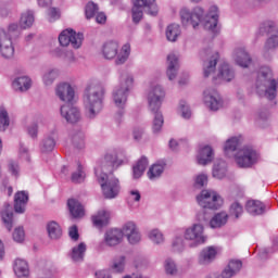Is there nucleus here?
Returning <instances> with one entry per match:
<instances>
[{
  "label": "nucleus",
  "mask_w": 278,
  "mask_h": 278,
  "mask_svg": "<svg viewBox=\"0 0 278 278\" xmlns=\"http://www.w3.org/2000/svg\"><path fill=\"white\" fill-rule=\"evenodd\" d=\"M123 164H127V157H125L123 151L111 150L105 154L103 161L96 166L97 181L100 184L105 199H116L118 197L121 184L118 178L114 177L112 173L119 166H123Z\"/></svg>",
  "instance_id": "1"
},
{
  "label": "nucleus",
  "mask_w": 278,
  "mask_h": 278,
  "mask_svg": "<svg viewBox=\"0 0 278 278\" xmlns=\"http://www.w3.org/2000/svg\"><path fill=\"white\" fill-rule=\"evenodd\" d=\"M204 13L201 7H195L193 10L182 7L179 11L180 23L184 27H190L191 25L193 29H197L203 23L204 29L218 34V7L212 5L203 18Z\"/></svg>",
  "instance_id": "2"
},
{
  "label": "nucleus",
  "mask_w": 278,
  "mask_h": 278,
  "mask_svg": "<svg viewBox=\"0 0 278 278\" xmlns=\"http://www.w3.org/2000/svg\"><path fill=\"white\" fill-rule=\"evenodd\" d=\"M147 101L149 112L154 114L152 124L153 134H160L164 127V114H162V103L166 99V90L157 81H151L147 89Z\"/></svg>",
  "instance_id": "3"
},
{
  "label": "nucleus",
  "mask_w": 278,
  "mask_h": 278,
  "mask_svg": "<svg viewBox=\"0 0 278 278\" xmlns=\"http://www.w3.org/2000/svg\"><path fill=\"white\" fill-rule=\"evenodd\" d=\"M103 99H105V88L99 80H89L84 93V105L89 118H97L103 111Z\"/></svg>",
  "instance_id": "4"
},
{
  "label": "nucleus",
  "mask_w": 278,
  "mask_h": 278,
  "mask_svg": "<svg viewBox=\"0 0 278 278\" xmlns=\"http://www.w3.org/2000/svg\"><path fill=\"white\" fill-rule=\"evenodd\" d=\"M134 88V75L129 72H122L118 79V85H116L112 92V99L115 108L119 111L115 114V121L121 123L123 116H125V108H127V99L129 98V92Z\"/></svg>",
  "instance_id": "5"
},
{
  "label": "nucleus",
  "mask_w": 278,
  "mask_h": 278,
  "mask_svg": "<svg viewBox=\"0 0 278 278\" xmlns=\"http://www.w3.org/2000/svg\"><path fill=\"white\" fill-rule=\"evenodd\" d=\"M102 55L104 60H115V64L121 66L129 60L131 55V45L125 43L122 48L118 41L110 40L102 46Z\"/></svg>",
  "instance_id": "6"
},
{
  "label": "nucleus",
  "mask_w": 278,
  "mask_h": 278,
  "mask_svg": "<svg viewBox=\"0 0 278 278\" xmlns=\"http://www.w3.org/2000/svg\"><path fill=\"white\" fill-rule=\"evenodd\" d=\"M197 202L199 206L202 207V211L197 214V218L200 223L210 218L205 210H219V207L223 206V198L214 190H202L197 197Z\"/></svg>",
  "instance_id": "7"
},
{
  "label": "nucleus",
  "mask_w": 278,
  "mask_h": 278,
  "mask_svg": "<svg viewBox=\"0 0 278 278\" xmlns=\"http://www.w3.org/2000/svg\"><path fill=\"white\" fill-rule=\"evenodd\" d=\"M184 238L188 242L189 249H197L201 244H205L207 237L205 236V228L202 224H192L185 228Z\"/></svg>",
  "instance_id": "8"
},
{
  "label": "nucleus",
  "mask_w": 278,
  "mask_h": 278,
  "mask_svg": "<svg viewBox=\"0 0 278 278\" xmlns=\"http://www.w3.org/2000/svg\"><path fill=\"white\" fill-rule=\"evenodd\" d=\"M258 34L260 36H266L268 34H271V36L265 42V46L263 49L264 56L267 58L268 53H270V51H274V49H277L278 47L277 24H275V22H271V21L264 22L263 24H261L258 28Z\"/></svg>",
  "instance_id": "9"
},
{
  "label": "nucleus",
  "mask_w": 278,
  "mask_h": 278,
  "mask_svg": "<svg viewBox=\"0 0 278 278\" xmlns=\"http://www.w3.org/2000/svg\"><path fill=\"white\" fill-rule=\"evenodd\" d=\"M233 160L239 168H251L257 164L260 154L252 147L245 146L237 151Z\"/></svg>",
  "instance_id": "10"
},
{
  "label": "nucleus",
  "mask_w": 278,
  "mask_h": 278,
  "mask_svg": "<svg viewBox=\"0 0 278 278\" xmlns=\"http://www.w3.org/2000/svg\"><path fill=\"white\" fill-rule=\"evenodd\" d=\"M132 21L134 23H140L142 21V10L150 14V16H157V4L155 0H132Z\"/></svg>",
  "instance_id": "11"
},
{
  "label": "nucleus",
  "mask_w": 278,
  "mask_h": 278,
  "mask_svg": "<svg viewBox=\"0 0 278 278\" xmlns=\"http://www.w3.org/2000/svg\"><path fill=\"white\" fill-rule=\"evenodd\" d=\"M59 42L61 47H68V45H72L73 49H79L81 42H84V34H77L73 29H65L59 35Z\"/></svg>",
  "instance_id": "12"
},
{
  "label": "nucleus",
  "mask_w": 278,
  "mask_h": 278,
  "mask_svg": "<svg viewBox=\"0 0 278 278\" xmlns=\"http://www.w3.org/2000/svg\"><path fill=\"white\" fill-rule=\"evenodd\" d=\"M200 55L201 58H210L208 61H204L203 63V75L204 77H210L216 71V64H218V58L220 55L218 52H213L212 48L203 49Z\"/></svg>",
  "instance_id": "13"
},
{
  "label": "nucleus",
  "mask_w": 278,
  "mask_h": 278,
  "mask_svg": "<svg viewBox=\"0 0 278 278\" xmlns=\"http://www.w3.org/2000/svg\"><path fill=\"white\" fill-rule=\"evenodd\" d=\"M203 101L206 108L211 109L213 112H217L223 108V98L220 93L214 88L205 89L203 92Z\"/></svg>",
  "instance_id": "14"
},
{
  "label": "nucleus",
  "mask_w": 278,
  "mask_h": 278,
  "mask_svg": "<svg viewBox=\"0 0 278 278\" xmlns=\"http://www.w3.org/2000/svg\"><path fill=\"white\" fill-rule=\"evenodd\" d=\"M0 55L4 60H12L14 58V43L5 30L0 33Z\"/></svg>",
  "instance_id": "15"
},
{
  "label": "nucleus",
  "mask_w": 278,
  "mask_h": 278,
  "mask_svg": "<svg viewBox=\"0 0 278 278\" xmlns=\"http://www.w3.org/2000/svg\"><path fill=\"white\" fill-rule=\"evenodd\" d=\"M61 116L70 123L71 125H75V123H79L81 121V112L77 106L71 104H64L61 106Z\"/></svg>",
  "instance_id": "16"
},
{
  "label": "nucleus",
  "mask_w": 278,
  "mask_h": 278,
  "mask_svg": "<svg viewBox=\"0 0 278 278\" xmlns=\"http://www.w3.org/2000/svg\"><path fill=\"white\" fill-rule=\"evenodd\" d=\"M55 96L64 103H72L75 99V89L68 83H61L55 87Z\"/></svg>",
  "instance_id": "17"
},
{
  "label": "nucleus",
  "mask_w": 278,
  "mask_h": 278,
  "mask_svg": "<svg viewBox=\"0 0 278 278\" xmlns=\"http://www.w3.org/2000/svg\"><path fill=\"white\" fill-rule=\"evenodd\" d=\"M232 59L235 60L238 66H241V68H249V65L252 62L251 55L242 46L235 48L232 52Z\"/></svg>",
  "instance_id": "18"
},
{
  "label": "nucleus",
  "mask_w": 278,
  "mask_h": 278,
  "mask_svg": "<svg viewBox=\"0 0 278 278\" xmlns=\"http://www.w3.org/2000/svg\"><path fill=\"white\" fill-rule=\"evenodd\" d=\"M218 251L220 250L214 245L204 248L198 256V264H200V266H207L212 264V262L216 260V255H218Z\"/></svg>",
  "instance_id": "19"
},
{
  "label": "nucleus",
  "mask_w": 278,
  "mask_h": 278,
  "mask_svg": "<svg viewBox=\"0 0 278 278\" xmlns=\"http://www.w3.org/2000/svg\"><path fill=\"white\" fill-rule=\"evenodd\" d=\"M179 73V54L172 52L167 55V71L166 75L169 81H173Z\"/></svg>",
  "instance_id": "20"
},
{
  "label": "nucleus",
  "mask_w": 278,
  "mask_h": 278,
  "mask_svg": "<svg viewBox=\"0 0 278 278\" xmlns=\"http://www.w3.org/2000/svg\"><path fill=\"white\" fill-rule=\"evenodd\" d=\"M123 242V230L111 228L104 233V243L106 247H116Z\"/></svg>",
  "instance_id": "21"
},
{
  "label": "nucleus",
  "mask_w": 278,
  "mask_h": 278,
  "mask_svg": "<svg viewBox=\"0 0 278 278\" xmlns=\"http://www.w3.org/2000/svg\"><path fill=\"white\" fill-rule=\"evenodd\" d=\"M240 144H242V137H230L227 139L224 146V153L227 157H236L238 151H240Z\"/></svg>",
  "instance_id": "22"
},
{
  "label": "nucleus",
  "mask_w": 278,
  "mask_h": 278,
  "mask_svg": "<svg viewBox=\"0 0 278 278\" xmlns=\"http://www.w3.org/2000/svg\"><path fill=\"white\" fill-rule=\"evenodd\" d=\"M55 130H51L50 132L46 134L39 143V151L41 153H51L53 149H55Z\"/></svg>",
  "instance_id": "23"
},
{
  "label": "nucleus",
  "mask_w": 278,
  "mask_h": 278,
  "mask_svg": "<svg viewBox=\"0 0 278 278\" xmlns=\"http://www.w3.org/2000/svg\"><path fill=\"white\" fill-rule=\"evenodd\" d=\"M214 160V150L210 146H202L197 155V162L201 166H206Z\"/></svg>",
  "instance_id": "24"
},
{
  "label": "nucleus",
  "mask_w": 278,
  "mask_h": 278,
  "mask_svg": "<svg viewBox=\"0 0 278 278\" xmlns=\"http://www.w3.org/2000/svg\"><path fill=\"white\" fill-rule=\"evenodd\" d=\"M29 201V193L26 191H20L14 197V210L17 214H24L27 202Z\"/></svg>",
  "instance_id": "25"
},
{
  "label": "nucleus",
  "mask_w": 278,
  "mask_h": 278,
  "mask_svg": "<svg viewBox=\"0 0 278 278\" xmlns=\"http://www.w3.org/2000/svg\"><path fill=\"white\" fill-rule=\"evenodd\" d=\"M70 142L73 144L74 149L78 151L86 149V134L81 130H73L70 134Z\"/></svg>",
  "instance_id": "26"
},
{
  "label": "nucleus",
  "mask_w": 278,
  "mask_h": 278,
  "mask_svg": "<svg viewBox=\"0 0 278 278\" xmlns=\"http://www.w3.org/2000/svg\"><path fill=\"white\" fill-rule=\"evenodd\" d=\"M12 88L15 92H27L31 88V78L29 76H21L12 81Z\"/></svg>",
  "instance_id": "27"
},
{
  "label": "nucleus",
  "mask_w": 278,
  "mask_h": 278,
  "mask_svg": "<svg viewBox=\"0 0 278 278\" xmlns=\"http://www.w3.org/2000/svg\"><path fill=\"white\" fill-rule=\"evenodd\" d=\"M245 210L251 216H260L266 212V205L257 200H249L245 204Z\"/></svg>",
  "instance_id": "28"
},
{
  "label": "nucleus",
  "mask_w": 278,
  "mask_h": 278,
  "mask_svg": "<svg viewBox=\"0 0 278 278\" xmlns=\"http://www.w3.org/2000/svg\"><path fill=\"white\" fill-rule=\"evenodd\" d=\"M166 168L165 161H157L154 163L148 170V177L151 181H155V179H160L164 169Z\"/></svg>",
  "instance_id": "29"
},
{
  "label": "nucleus",
  "mask_w": 278,
  "mask_h": 278,
  "mask_svg": "<svg viewBox=\"0 0 278 278\" xmlns=\"http://www.w3.org/2000/svg\"><path fill=\"white\" fill-rule=\"evenodd\" d=\"M1 219L8 231H12V227H14V213L12 212V205H4V210L1 211Z\"/></svg>",
  "instance_id": "30"
},
{
  "label": "nucleus",
  "mask_w": 278,
  "mask_h": 278,
  "mask_svg": "<svg viewBox=\"0 0 278 278\" xmlns=\"http://www.w3.org/2000/svg\"><path fill=\"white\" fill-rule=\"evenodd\" d=\"M13 270L16 277H29V264L23 258L14 261Z\"/></svg>",
  "instance_id": "31"
},
{
  "label": "nucleus",
  "mask_w": 278,
  "mask_h": 278,
  "mask_svg": "<svg viewBox=\"0 0 278 278\" xmlns=\"http://www.w3.org/2000/svg\"><path fill=\"white\" fill-rule=\"evenodd\" d=\"M67 207L73 218H83V216L86 214L84 205H81V202H78L76 199H70L67 201Z\"/></svg>",
  "instance_id": "32"
},
{
  "label": "nucleus",
  "mask_w": 278,
  "mask_h": 278,
  "mask_svg": "<svg viewBox=\"0 0 278 278\" xmlns=\"http://www.w3.org/2000/svg\"><path fill=\"white\" fill-rule=\"evenodd\" d=\"M228 167L227 162L224 160H217L213 165L212 175L214 179H225L227 177Z\"/></svg>",
  "instance_id": "33"
},
{
  "label": "nucleus",
  "mask_w": 278,
  "mask_h": 278,
  "mask_svg": "<svg viewBox=\"0 0 278 278\" xmlns=\"http://www.w3.org/2000/svg\"><path fill=\"white\" fill-rule=\"evenodd\" d=\"M227 220H229V215L227 214V212L217 213L213 216V218H211L210 227L212 229H218L224 225H227Z\"/></svg>",
  "instance_id": "34"
},
{
  "label": "nucleus",
  "mask_w": 278,
  "mask_h": 278,
  "mask_svg": "<svg viewBox=\"0 0 278 278\" xmlns=\"http://www.w3.org/2000/svg\"><path fill=\"white\" fill-rule=\"evenodd\" d=\"M149 166V160L146 156H142L135 166H132V177L134 179H140L144 175V170Z\"/></svg>",
  "instance_id": "35"
},
{
  "label": "nucleus",
  "mask_w": 278,
  "mask_h": 278,
  "mask_svg": "<svg viewBox=\"0 0 278 278\" xmlns=\"http://www.w3.org/2000/svg\"><path fill=\"white\" fill-rule=\"evenodd\" d=\"M165 36L169 42H177V39L181 36V26L179 24H169L166 27Z\"/></svg>",
  "instance_id": "36"
},
{
  "label": "nucleus",
  "mask_w": 278,
  "mask_h": 278,
  "mask_svg": "<svg viewBox=\"0 0 278 278\" xmlns=\"http://www.w3.org/2000/svg\"><path fill=\"white\" fill-rule=\"evenodd\" d=\"M12 125V119L10 118V113L5 105L0 104V131H8Z\"/></svg>",
  "instance_id": "37"
},
{
  "label": "nucleus",
  "mask_w": 278,
  "mask_h": 278,
  "mask_svg": "<svg viewBox=\"0 0 278 278\" xmlns=\"http://www.w3.org/2000/svg\"><path fill=\"white\" fill-rule=\"evenodd\" d=\"M36 21V17L34 16V11L26 10L21 14L20 18V27L21 29H29L31 25H34V22Z\"/></svg>",
  "instance_id": "38"
},
{
  "label": "nucleus",
  "mask_w": 278,
  "mask_h": 278,
  "mask_svg": "<svg viewBox=\"0 0 278 278\" xmlns=\"http://www.w3.org/2000/svg\"><path fill=\"white\" fill-rule=\"evenodd\" d=\"M92 223L94 227H105L110 223V212L105 210L99 211L96 215L92 216Z\"/></svg>",
  "instance_id": "39"
},
{
  "label": "nucleus",
  "mask_w": 278,
  "mask_h": 278,
  "mask_svg": "<svg viewBox=\"0 0 278 278\" xmlns=\"http://www.w3.org/2000/svg\"><path fill=\"white\" fill-rule=\"evenodd\" d=\"M218 79H223V81H231L236 77V73L231 70L229 64L224 63L218 68Z\"/></svg>",
  "instance_id": "40"
},
{
  "label": "nucleus",
  "mask_w": 278,
  "mask_h": 278,
  "mask_svg": "<svg viewBox=\"0 0 278 278\" xmlns=\"http://www.w3.org/2000/svg\"><path fill=\"white\" fill-rule=\"evenodd\" d=\"M163 267H164L165 274L168 277H177L179 273V268L177 267V262H175V260L170 257L166 258L163 263Z\"/></svg>",
  "instance_id": "41"
},
{
  "label": "nucleus",
  "mask_w": 278,
  "mask_h": 278,
  "mask_svg": "<svg viewBox=\"0 0 278 278\" xmlns=\"http://www.w3.org/2000/svg\"><path fill=\"white\" fill-rule=\"evenodd\" d=\"M47 231L51 240H58L62 238V227L56 222H50L47 224Z\"/></svg>",
  "instance_id": "42"
},
{
  "label": "nucleus",
  "mask_w": 278,
  "mask_h": 278,
  "mask_svg": "<svg viewBox=\"0 0 278 278\" xmlns=\"http://www.w3.org/2000/svg\"><path fill=\"white\" fill-rule=\"evenodd\" d=\"M86 255V243H79L74 247L71 252V258L73 262H84Z\"/></svg>",
  "instance_id": "43"
},
{
  "label": "nucleus",
  "mask_w": 278,
  "mask_h": 278,
  "mask_svg": "<svg viewBox=\"0 0 278 278\" xmlns=\"http://www.w3.org/2000/svg\"><path fill=\"white\" fill-rule=\"evenodd\" d=\"M172 249L174 253H184L186 251V239L184 236L176 233L172 240Z\"/></svg>",
  "instance_id": "44"
},
{
  "label": "nucleus",
  "mask_w": 278,
  "mask_h": 278,
  "mask_svg": "<svg viewBox=\"0 0 278 278\" xmlns=\"http://www.w3.org/2000/svg\"><path fill=\"white\" fill-rule=\"evenodd\" d=\"M58 77H60V70H47L42 75V83L45 84V86H52Z\"/></svg>",
  "instance_id": "45"
},
{
  "label": "nucleus",
  "mask_w": 278,
  "mask_h": 278,
  "mask_svg": "<svg viewBox=\"0 0 278 278\" xmlns=\"http://www.w3.org/2000/svg\"><path fill=\"white\" fill-rule=\"evenodd\" d=\"M7 170L11 177H14V179H18L21 177V165L16 160L11 159L8 161Z\"/></svg>",
  "instance_id": "46"
},
{
  "label": "nucleus",
  "mask_w": 278,
  "mask_h": 278,
  "mask_svg": "<svg viewBox=\"0 0 278 278\" xmlns=\"http://www.w3.org/2000/svg\"><path fill=\"white\" fill-rule=\"evenodd\" d=\"M86 180V169L81 163L77 164V168L72 173V181L73 184H83Z\"/></svg>",
  "instance_id": "47"
},
{
  "label": "nucleus",
  "mask_w": 278,
  "mask_h": 278,
  "mask_svg": "<svg viewBox=\"0 0 278 278\" xmlns=\"http://www.w3.org/2000/svg\"><path fill=\"white\" fill-rule=\"evenodd\" d=\"M148 238L153 244H164V233L157 228L150 230L148 232Z\"/></svg>",
  "instance_id": "48"
},
{
  "label": "nucleus",
  "mask_w": 278,
  "mask_h": 278,
  "mask_svg": "<svg viewBox=\"0 0 278 278\" xmlns=\"http://www.w3.org/2000/svg\"><path fill=\"white\" fill-rule=\"evenodd\" d=\"M126 257L121 255L113 258V263L111 265L112 270L114 273H123L125 270Z\"/></svg>",
  "instance_id": "49"
},
{
  "label": "nucleus",
  "mask_w": 278,
  "mask_h": 278,
  "mask_svg": "<svg viewBox=\"0 0 278 278\" xmlns=\"http://www.w3.org/2000/svg\"><path fill=\"white\" fill-rule=\"evenodd\" d=\"M99 12V5L92 1H89L85 7L86 18H94V15Z\"/></svg>",
  "instance_id": "50"
},
{
  "label": "nucleus",
  "mask_w": 278,
  "mask_h": 278,
  "mask_svg": "<svg viewBox=\"0 0 278 278\" xmlns=\"http://www.w3.org/2000/svg\"><path fill=\"white\" fill-rule=\"evenodd\" d=\"M137 231H140V230L138 229V226L134 222H127L123 226V229H122V233H123V236H125V238L130 237L131 235L136 233Z\"/></svg>",
  "instance_id": "51"
},
{
  "label": "nucleus",
  "mask_w": 278,
  "mask_h": 278,
  "mask_svg": "<svg viewBox=\"0 0 278 278\" xmlns=\"http://www.w3.org/2000/svg\"><path fill=\"white\" fill-rule=\"evenodd\" d=\"M178 113L181 114V117L185 119L190 118L192 116V112L190 111V106L186 101L181 100L178 105Z\"/></svg>",
  "instance_id": "52"
},
{
  "label": "nucleus",
  "mask_w": 278,
  "mask_h": 278,
  "mask_svg": "<svg viewBox=\"0 0 278 278\" xmlns=\"http://www.w3.org/2000/svg\"><path fill=\"white\" fill-rule=\"evenodd\" d=\"M244 212V208L241 206L240 203L235 202L230 205L229 214L235 218H240Z\"/></svg>",
  "instance_id": "53"
},
{
  "label": "nucleus",
  "mask_w": 278,
  "mask_h": 278,
  "mask_svg": "<svg viewBox=\"0 0 278 278\" xmlns=\"http://www.w3.org/2000/svg\"><path fill=\"white\" fill-rule=\"evenodd\" d=\"M13 240L17 242V244H23L25 242V229L23 227H17L13 231Z\"/></svg>",
  "instance_id": "54"
},
{
  "label": "nucleus",
  "mask_w": 278,
  "mask_h": 278,
  "mask_svg": "<svg viewBox=\"0 0 278 278\" xmlns=\"http://www.w3.org/2000/svg\"><path fill=\"white\" fill-rule=\"evenodd\" d=\"M18 157L23 162H29L31 160V156L29 155V149H27V147H25L23 143L20 144Z\"/></svg>",
  "instance_id": "55"
},
{
  "label": "nucleus",
  "mask_w": 278,
  "mask_h": 278,
  "mask_svg": "<svg viewBox=\"0 0 278 278\" xmlns=\"http://www.w3.org/2000/svg\"><path fill=\"white\" fill-rule=\"evenodd\" d=\"M195 188H203V186H207V174L201 173L194 178Z\"/></svg>",
  "instance_id": "56"
},
{
  "label": "nucleus",
  "mask_w": 278,
  "mask_h": 278,
  "mask_svg": "<svg viewBox=\"0 0 278 278\" xmlns=\"http://www.w3.org/2000/svg\"><path fill=\"white\" fill-rule=\"evenodd\" d=\"M228 268L236 275L240 273V269L242 268V261L232 260L228 263Z\"/></svg>",
  "instance_id": "57"
},
{
  "label": "nucleus",
  "mask_w": 278,
  "mask_h": 278,
  "mask_svg": "<svg viewBox=\"0 0 278 278\" xmlns=\"http://www.w3.org/2000/svg\"><path fill=\"white\" fill-rule=\"evenodd\" d=\"M27 134L33 138V140H36L38 138V123L34 122L27 127Z\"/></svg>",
  "instance_id": "58"
},
{
  "label": "nucleus",
  "mask_w": 278,
  "mask_h": 278,
  "mask_svg": "<svg viewBox=\"0 0 278 278\" xmlns=\"http://www.w3.org/2000/svg\"><path fill=\"white\" fill-rule=\"evenodd\" d=\"M128 240L129 244H139V242L142 240V235L140 233V230H137L129 237H126Z\"/></svg>",
  "instance_id": "59"
},
{
  "label": "nucleus",
  "mask_w": 278,
  "mask_h": 278,
  "mask_svg": "<svg viewBox=\"0 0 278 278\" xmlns=\"http://www.w3.org/2000/svg\"><path fill=\"white\" fill-rule=\"evenodd\" d=\"M58 18H60V11L55 8H50L48 10V21L50 23H53V22L58 21Z\"/></svg>",
  "instance_id": "60"
},
{
  "label": "nucleus",
  "mask_w": 278,
  "mask_h": 278,
  "mask_svg": "<svg viewBox=\"0 0 278 278\" xmlns=\"http://www.w3.org/2000/svg\"><path fill=\"white\" fill-rule=\"evenodd\" d=\"M20 26L16 23H12L8 27V31L5 34L9 36V38H12V36H16L18 33Z\"/></svg>",
  "instance_id": "61"
},
{
  "label": "nucleus",
  "mask_w": 278,
  "mask_h": 278,
  "mask_svg": "<svg viewBox=\"0 0 278 278\" xmlns=\"http://www.w3.org/2000/svg\"><path fill=\"white\" fill-rule=\"evenodd\" d=\"M140 199H142V195L140 194V191L138 189H131L129 191V201H135L136 203L140 202Z\"/></svg>",
  "instance_id": "62"
},
{
  "label": "nucleus",
  "mask_w": 278,
  "mask_h": 278,
  "mask_svg": "<svg viewBox=\"0 0 278 278\" xmlns=\"http://www.w3.org/2000/svg\"><path fill=\"white\" fill-rule=\"evenodd\" d=\"M68 236L71 240H74V242H77V240H79V230L77 229V226L70 227Z\"/></svg>",
  "instance_id": "63"
},
{
  "label": "nucleus",
  "mask_w": 278,
  "mask_h": 278,
  "mask_svg": "<svg viewBox=\"0 0 278 278\" xmlns=\"http://www.w3.org/2000/svg\"><path fill=\"white\" fill-rule=\"evenodd\" d=\"M96 278H112V274L108 269L98 270L96 271Z\"/></svg>",
  "instance_id": "64"
}]
</instances>
